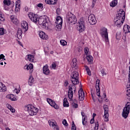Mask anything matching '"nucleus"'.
<instances>
[{
	"label": "nucleus",
	"instance_id": "obj_28",
	"mask_svg": "<svg viewBox=\"0 0 130 130\" xmlns=\"http://www.w3.org/2000/svg\"><path fill=\"white\" fill-rule=\"evenodd\" d=\"M57 0H45L46 4L48 5H55Z\"/></svg>",
	"mask_w": 130,
	"mask_h": 130
},
{
	"label": "nucleus",
	"instance_id": "obj_3",
	"mask_svg": "<svg viewBox=\"0 0 130 130\" xmlns=\"http://www.w3.org/2000/svg\"><path fill=\"white\" fill-rule=\"evenodd\" d=\"M25 110H27L29 115L33 116L36 115L38 113V108L33 106L32 105H28L24 107Z\"/></svg>",
	"mask_w": 130,
	"mask_h": 130
},
{
	"label": "nucleus",
	"instance_id": "obj_55",
	"mask_svg": "<svg viewBox=\"0 0 130 130\" xmlns=\"http://www.w3.org/2000/svg\"><path fill=\"white\" fill-rule=\"evenodd\" d=\"M91 97L92 98V100H93V102H96V99H95V97H94V95H93V94L91 93Z\"/></svg>",
	"mask_w": 130,
	"mask_h": 130
},
{
	"label": "nucleus",
	"instance_id": "obj_19",
	"mask_svg": "<svg viewBox=\"0 0 130 130\" xmlns=\"http://www.w3.org/2000/svg\"><path fill=\"white\" fill-rule=\"evenodd\" d=\"M43 73L46 75L50 73V71L49 70V69H48V66H47V64H46L43 67Z\"/></svg>",
	"mask_w": 130,
	"mask_h": 130
},
{
	"label": "nucleus",
	"instance_id": "obj_33",
	"mask_svg": "<svg viewBox=\"0 0 130 130\" xmlns=\"http://www.w3.org/2000/svg\"><path fill=\"white\" fill-rule=\"evenodd\" d=\"M34 84V78L32 77H30L28 79V85L32 86Z\"/></svg>",
	"mask_w": 130,
	"mask_h": 130
},
{
	"label": "nucleus",
	"instance_id": "obj_39",
	"mask_svg": "<svg viewBox=\"0 0 130 130\" xmlns=\"http://www.w3.org/2000/svg\"><path fill=\"white\" fill-rule=\"evenodd\" d=\"M3 3L6 6H10L11 5V1L9 0H4Z\"/></svg>",
	"mask_w": 130,
	"mask_h": 130
},
{
	"label": "nucleus",
	"instance_id": "obj_5",
	"mask_svg": "<svg viewBox=\"0 0 130 130\" xmlns=\"http://www.w3.org/2000/svg\"><path fill=\"white\" fill-rule=\"evenodd\" d=\"M129 109H130V102H127L125 105V107L123 109L122 112V116L125 119H126L129 114Z\"/></svg>",
	"mask_w": 130,
	"mask_h": 130
},
{
	"label": "nucleus",
	"instance_id": "obj_58",
	"mask_svg": "<svg viewBox=\"0 0 130 130\" xmlns=\"http://www.w3.org/2000/svg\"><path fill=\"white\" fill-rule=\"evenodd\" d=\"M4 120H3V119L0 118V124H2V123H3Z\"/></svg>",
	"mask_w": 130,
	"mask_h": 130
},
{
	"label": "nucleus",
	"instance_id": "obj_8",
	"mask_svg": "<svg viewBox=\"0 0 130 130\" xmlns=\"http://www.w3.org/2000/svg\"><path fill=\"white\" fill-rule=\"evenodd\" d=\"M101 35L102 37L105 38L106 42H109V40L108 39V32H107V28L105 27H102L101 29Z\"/></svg>",
	"mask_w": 130,
	"mask_h": 130
},
{
	"label": "nucleus",
	"instance_id": "obj_11",
	"mask_svg": "<svg viewBox=\"0 0 130 130\" xmlns=\"http://www.w3.org/2000/svg\"><path fill=\"white\" fill-rule=\"evenodd\" d=\"M88 21L90 25H95L97 23V20H96V17L94 14H90L88 16Z\"/></svg>",
	"mask_w": 130,
	"mask_h": 130
},
{
	"label": "nucleus",
	"instance_id": "obj_16",
	"mask_svg": "<svg viewBox=\"0 0 130 130\" xmlns=\"http://www.w3.org/2000/svg\"><path fill=\"white\" fill-rule=\"evenodd\" d=\"M100 80L99 79L96 80V83L95 84V89L96 91V95L98 97H100Z\"/></svg>",
	"mask_w": 130,
	"mask_h": 130
},
{
	"label": "nucleus",
	"instance_id": "obj_59",
	"mask_svg": "<svg viewBox=\"0 0 130 130\" xmlns=\"http://www.w3.org/2000/svg\"><path fill=\"white\" fill-rule=\"evenodd\" d=\"M95 115H96V114H95V113L93 114V118H94V117H95Z\"/></svg>",
	"mask_w": 130,
	"mask_h": 130
},
{
	"label": "nucleus",
	"instance_id": "obj_42",
	"mask_svg": "<svg viewBox=\"0 0 130 130\" xmlns=\"http://www.w3.org/2000/svg\"><path fill=\"white\" fill-rule=\"evenodd\" d=\"M38 8L41 9V10H43V4L42 3H39L37 5Z\"/></svg>",
	"mask_w": 130,
	"mask_h": 130
},
{
	"label": "nucleus",
	"instance_id": "obj_24",
	"mask_svg": "<svg viewBox=\"0 0 130 130\" xmlns=\"http://www.w3.org/2000/svg\"><path fill=\"white\" fill-rule=\"evenodd\" d=\"M10 19H11L12 22L14 24H15V25H17V24H18L19 21L18 20V19L16 17H15V16L11 15L10 16Z\"/></svg>",
	"mask_w": 130,
	"mask_h": 130
},
{
	"label": "nucleus",
	"instance_id": "obj_44",
	"mask_svg": "<svg viewBox=\"0 0 130 130\" xmlns=\"http://www.w3.org/2000/svg\"><path fill=\"white\" fill-rule=\"evenodd\" d=\"M73 67H77V59L74 58L73 59Z\"/></svg>",
	"mask_w": 130,
	"mask_h": 130
},
{
	"label": "nucleus",
	"instance_id": "obj_41",
	"mask_svg": "<svg viewBox=\"0 0 130 130\" xmlns=\"http://www.w3.org/2000/svg\"><path fill=\"white\" fill-rule=\"evenodd\" d=\"M99 128V123L98 121L95 122L94 130H98Z\"/></svg>",
	"mask_w": 130,
	"mask_h": 130
},
{
	"label": "nucleus",
	"instance_id": "obj_14",
	"mask_svg": "<svg viewBox=\"0 0 130 130\" xmlns=\"http://www.w3.org/2000/svg\"><path fill=\"white\" fill-rule=\"evenodd\" d=\"M47 102L49 104L50 106L55 108V109H58L59 108V107L55 103V102L50 99H47Z\"/></svg>",
	"mask_w": 130,
	"mask_h": 130
},
{
	"label": "nucleus",
	"instance_id": "obj_23",
	"mask_svg": "<svg viewBox=\"0 0 130 130\" xmlns=\"http://www.w3.org/2000/svg\"><path fill=\"white\" fill-rule=\"evenodd\" d=\"M23 30L19 28L17 30V36L18 39H22V36H23Z\"/></svg>",
	"mask_w": 130,
	"mask_h": 130
},
{
	"label": "nucleus",
	"instance_id": "obj_13",
	"mask_svg": "<svg viewBox=\"0 0 130 130\" xmlns=\"http://www.w3.org/2000/svg\"><path fill=\"white\" fill-rule=\"evenodd\" d=\"M28 16L32 22H34V23H37V21H38V17L37 15H36L35 14L32 12H29V14H28Z\"/></svg>",
	"mask_w": 130,
	"mask_h": 130
},
{
	"label": "nucleus",
	"instance_id": "obj_40",
	"mask_svg": "<svg viewBox=\"0 0 130 130\" xmlns=\"http://www.w3.org/2000/svg\"><path fill=\"white\" fill-rule=\"evenodd\" d=\"M21 90V88H20V86H19V89H17L15 88L14 90H13V92L14 93H16L17 94H19V93H20V91Z\"/></svg>",
	"mask_w": 130,
	"mask_h": 130
},
{
	"label": "nucleus",
	"instance_id": "obj_37",
	"mask_svg": "<svg viewBox=\"0 0 130 130\" xmlns=\"http://www.w3.org/2000/svg\"><path fill=\"white\" fill-rule=\"evenodd\" d=\"M87 74L88 75V76H91V71L90 70V69H89V67H88V66H85L84 67Z\"/></svg>",
	"mask_w": 130,
	"mask_h": 130
},
{
	"label": "nucleus",
	"instance_id": "obj_10",
	"mask_svg": "<svg viewBox=\"0 0 130 130\" xmlns=\"http://www.w3.org/2000/svg\"><path fill=\"white\" fill-rule=\"evenodd\" d=\"M104 115L103 116L104 117V121H109V119L108 117H109V109L108 108V106L104 105Z\"/></svg>",
	"mask_w": 130,
	"mask_h": 130
},
{
	"label": "nucleus",
	"instance_id": "obj_21",
	"mask_svg": "<svg viewBox=\"0 0 130 130\" xmlns=\"http://www.w3.org/2000/svg\"><path fill=\"white\" fill-rule=\"evenodd\" d=\"M39 37H40V38H41V39L45 40L48 39V36L46 35V34H45V32L42 31H40Z\"/></svg>",
	"mask_w": 130,
	"mask_h": 130
},
{
	"label": "nucleus",
	"instance_id": "obj_63",
	"mask_svg": "<svg viewBox=\"0 0 130 130\" xmlns=\"http://www.w3.org/2000/svg\"><path fill=\"white\" fill-rule=\"evenodd\" d=\"M80 51H82V48H81V49H80V50H79V52H80Z\"/></svg>",
	"mask_w": 130,
	"mask_h": 130
},
{
	"label": "nucleus",
	"instance_id": "obj_49",
	"mask_svg": "<svg viewBox=\"0 0 130 130\" xmlns=\"http://www.w3.org/2000/svg\"><path fill=\"white\" fill-rule=\"evenodd\" d=\"M116 39L117 40H119L120 39V34H117L116 35Z\"/></svg>",
	"mask_w": 130,
	"mask_h": 130
},
{
	"label": "nucleus",
	"instance_id": "obj_25",
	"mask_svg": "<svg viewBox=\"0 0 130 130\" xmlns=\"http://www.w3.org/2000/svg\"><path fill=\"white\" fill-rule=\"evenodd\" d=\"M7 91V87L3 83L0 82V92H6Z\"/></svg>",
	"mask_w": 130,
	"mask_h": 130
},
{
	"label": "nucleus",
	"instance_id": "obj_20",
	"mask_svg": "<svg viewBox=\"0 0 130 130\" xmlns=\"http://www.w3.org/2000/svg\"><path fill=\"white\" fill-rule=\"evenodd\" d=\"M81 113L82 116V124L83 125H86L87 123V116L85 114L84 112H81Z\"/></svg>",
	"mask_w": 130,
	"mask_h": 130
},
{
	"label": "nucleus",
	"instance_id": "obj_27",
	"mask_svg": "<svg viewBox=\"0 0 130 130\" xmlns=\"http://www.w3.org/2000/svg\"><path fill=\"white\" fill-rule=\"evenodd\" d=\"M15 7V11H18V10H20V8L21 7V1L18 0L16 2Z\"/></svg>",
	"mask_w": 130,
	"mask_h": 130
},
{
	"label": "nucleus",
	"instance_id": "obj_6",
	"mask_svg": "<svg viewBox=\"0 0 130 130\" xmlns=\"http://www.w3.org/2000/svg\"><path fill=\"white\" fill-rule=\"evenodd\" d=\"M71 81L74 85L79 84V72L77 71L73 72L71 75Z\"/></svg>",
	"mask_w": 130,
	"mask_h": 130
},
{
	"label": "nucleus",
	"instance_id": "obj_50",
	"mask_svg": "<svg viewBox=\"0 0 130 130\" xmlns=\"http://www.w3.org/2000/svg\"><path fill=\"white\" fill-rule=\"evenodd\" d=\"M72 107H73V108H78V104L76 103H73Z\"/></svg>",
	"mask_w": 130,
	"mask_h": 130
},
{
	"label": "nucleus",
	"instance_id": "obj_54",
	"mask_svg": "<svg viewBox=\"0 0 130 130\" xmlns=\"http://www.w3.org/2000/svg\"><path fill=\"white\" fill-rule=\"evenodd\" d=\"M69 85V82L68 81H65L64 83V87H67Z\"/></svg>",
	"mask_w": 130,
	"mask_h": 130
},
{
	"label": "nucleus",
	"instance_id": "obj_31",
	"mask_svg": "<svg viewBox=\"0 0 130 130\" xmlns=\"http://www.w3.org/2000/svg\"><path fill=\"white\" fill-rule=\"evenodd\" d=\"M6 106L8 108V109H9L10 111L12 112V113H15V112H16V110H15L14 108H13V107L11 106V105L7 104Z\"/></svg>",
	"mask_w": 130,
	"mask_h": 130
},
{
	"label": "nucleus",
	"instance_id": "obj_64",
	"mask_svg": "<svg viewBox=\"0 0 130 130\" xmlns=\"http://www.w3.org/2000/svg\"><path fill=\"white\" fill-rule=\"evenodd\" d=\"M73 91H74V92L75 93V92H76V89H74Z\"/></svg>",
	"mask_w": 130,
	"mask_h": 130
},
{
	"label": "nucleus",
	"instance_id": "obj_7",
	"mask_svg": "<svg viewBox=\"0 0 130 130\" xmlns=\"http://www.w3.org/2000/svg\"><path fill=\"white\" fill-rule=\"evenodd\" d=\"M56 28L57 31H60L62 27V18L60 16H58L56 19Z\"/></svg>",
	"mask_w": 130,
	"mask_h": 130
},
{
	"label": "nucleus",
	"instance_id": "obj_46",
	"mask_svg": "<svg viewBox=\"0 0 130 130\" xmlns=\"http://www.w3.org/2000/svg\"><path fill=\"white\" fill-rule=\"evenodd\" d=\"M62 123L65 126H68V122H67V120L64 119L62 121Z\"/></svg>",
	"mask_w": 130,
	"mask_h": 130
},
{
	"label": "nucleus",
	"instance_id": "obj_48",
	"mask_svg": "<svg viewBox=\"0 0 130 130\" xmlns=\"http://www.w3.org/2000/svg\"><path fill=\"white\" fill-rule=\"evenodd\" d=\"M51 66H52V69H53V70H55V68H56V64L53 62L52 63Z\"/></svg>",
	"mask_w": 130,
	"mask_h": 130
},
{
	"label": "nucleus",
	"instance_id": "obj_18",
	"mask_svg": "<svg viewBox=\"0 0 130 130\" xmlns=\"http://www.w3.org/2000/svg\"><path fill=\"white\" fill-rule=\"evenodd\" d=\"M74 95V92L73 91V88L69 86L68 90V97L70 100H73V96Z\"/></svg>",
	"mask_w": 130,
	"mask_h": 130
},
{
	"label": "nucleus",
	"instance_id": "obj_51",
	"mask_svg": "<svg viewBox=\"0 0 130 130\" xmlns=\"http://www.w3.org/2000/svg\"><path fill=\"white\" fill-rule=\"evenodd\" d=\"M56 13L57 15H59L60 14V9L58 8L56 10Z\"/></svg>",
	"mask_w": 130,
	"mask_h": 130
},
{
	"label": "nucleus",
	"instance_id": "obj_47",
	"mask_svg": "<svg viewBox=\"0 0 130 130\" xmlns=\"http://www.w3.org/2000/svg\"><path fill=\"white\" fill-rule=\"evenodd\" d=\"M89 52V48H84V53L85 54H88V53Z\"/></svg>",
	"mask_w": 130,
	"mask_h": 130
},
{
	"label": "nucleus",
	"instance_id": "obj_1",
	"mask_svg": "<svg viewBox=\"0 0 130 130\" xmlns=\"http://www.w3.org/2000/svg\"><path fill=\"white\" fill-rule=\"evenodd\" d=\"M125 20V12L122 9H120L116 14V17L114 19L115 25L117 27H120Z\"/></svg>",
	"mask_w": 130,
	"mask_h": 130
},
{
	"label": "nucleus",
	"instance_id": "obj_57",
	"mask_svg": "<svg viewBox=\"0 0 130 130\" xmlns=\"http://www.w3.org/2000/svg\"><path fill=\"white\" fill-rule=\"evenodd\" d=\"M94 118H93L92 119H91L90 122L91 123V124H93V123L94 122Z\"/></svg>",
	"mask_w": 130,
	"mask_h": 130
},
{
	"label": "nucleus",
	"instance_id": "obj_35",
	"mask_svg": "<svg viewBox=\"0 0 130 130\" xmlns=\"http://www.w3.org/2000/svg\"><path fill=\"white\" fill-rule=\"evenodd\" d=\"M117 5V0H113L110 4V7L112 8H114L115 6Z\"/></svg>",
	"mask_w": 130,
	"mask_h": 130
},
{
	"label": "nucleus",
	"instance_id": "obj_30",
	"mask_svg": "<svg viewBox=\"0 0 130 130\" xmlns=\"http://www.w3.org/2000/svg\"><path fill=\"white\" fill-rule=\"evenodd\" d=\"M26 60H29V61H30L31 62H32V61L34 60V55L30 54L27 55L26 56Z\"/></svg>",
	"mask_w": 130,
	"mask_h": 130
},
{
	"label": "nucleus",
	"instance_id": "obj_29",
	"mask_svg": "<svg viewBox=\"0 0 130 130\" xmlns=\"http://www.w3.org/2000/svg\"><path fill=\"white\" fill-rule=\"evenodd\" d=\"M34 66L32 64H29L28 65H25L24 67V70H26L27 71H29V70H33Z\"/></svg>",
	"mask_w": 130,
	"mask_h": 130
},
{
	"label": "nucleus",
	"instance_id": "obj_62",
	"mask_svg": "<svg viewBox=\"0 0 130 130\" xmlns=\"http://www.w3.org/2000/svg\"><path fill=\"white\" fill-rule=\"evenodd\" d=\"M123 39H124V40H126L125 36L123 37Z\"/></svg>",
	"mask_w": 130,
	"mask_h": 130
},
{
	"label": "nucleus",
	"instance_id": "obj_45",
	"mask_svg": "<svg viewBox=\"0 0 130 130\" xmlns=\"http://www.w3.org/2000/svg\"><path fill=\"white\" fill-rule=\"evenodd\" d=\"M72 130H77V127H76V125H75V123L73 122V124H72Z\"/></svg>",
	"mask_w": 130,
	"mask_h": 130
},
{
	"label": "nucleus",
	"instance_id": "obj_22",
	"mask_svg": "<svg viewBox=\"0 0 130 130\" xmlns=\"http://www.w3.org/2000/svg\"><path fill=\"white\" fill-rule=\"evenodd\" d=\"M123 30L125 34L126 33H130V26L127 24H125L124 25L123 27Z\"/></svg>",
	"mask_w": 130,
	"mask_h": 130
},
{
	"label": "nucleus",
	"instance_id": "obj_9",
	"mask_svg": "<svg viewBox=\"0 0 130 130\" xmlns=\"http://www.w3.org/2000/svg\"><path fill=\"white\" fill-rule=\"evenodd\" d=\"M78 29L80 32H84L86 29L85 21L83 18H81L78 22Z\"/></svg>",
	"mask_w": 130,
	"mask_h": 130
},
{
	"label": "nucleus",
	"instance_id": "obj_38",
	"mask_svg": "<svg viewBox=\"0 0 130 130\" xmlns=\"http://www.w3.org/2000/svg\"><path fill=\"white\" fill-rule=\"evenodd\" d=\"M60 43L61 45H62V46H66V45H67V44H68V43L67 42V41H66L63 40H61L60 41Z\"/></svg>",
	"mask_w": 130,
	"mask_h": 130
},
{
	"label": "nucleus",
	"instance_id": "obj_60",
	"mask_svg": "<svg viewBox=\"0 0 130 130\" xmlns=\"http://www.w3.org/2000/svg\"><path fill=\"white\" fill-rule=\"evenodd\" d=\"M0 64H1V66H4V62H1L0 63Z\"/></svg>",
	"mask_w": 130,
	"mask_h": 130
},
{
	"label": "nucleus",
	"instance_id": "obj_61",
	"mask_svg": "<svg viewBox=\"0 0 130 130\" xmlns=\"http://www.w3.org/2000/svg\"><path fill=\"white\" fill-rule=\"evenodd\" d=\"M104 98H105V97H106V93H104Z\"/></svg>",
	"mask_w": 130,
	"mask_h": 130
},
{
	"label": "nucleus",
	"instance_id": "obj_26",
	"mask_svg": "<svg viewBox=\"0 0 130 130\" xmlns=\"http://www.w3.org/2000/svg\"><path fill=\"white\" fill-rule=\"evenodd\" d=\"M7 98L8 99H10L11 100V101H17V99L16 97H15V95L12 94H8L7 95Z\"/></svg>",
	"mask_w": 130,
	"mask_h": 130
},
{
	"label": "nucleus",
	"instance_id": "obj_52",
	"mask_svg": "<svg viewBox=\"0 0 130 130\" xmlns=\"http://www.w3.org/2000/svg\"><path fill=\"white\" fill-rule=\"evenodd\" d=\"M0 59H4V60H6V59H5V55H4V54H2L0 55Z\"/></svg>",
	"mask_w": 130,
	"mask_h": 130
},
{
	"label": "nucleus",
	"instance_id": "obj_15",
	"mask_svg": "<svg viewBox=\"0 0 130 130\" xmlns=\"http://www.w3.org/2000/svg\"><path fill=\"white\" fill-rule=\"evenodd\" d=\"M21 30L23 32H24V33L28 31V23L25 21H22L21 22Z\"/></svg>",
	"mask_w": 130,
	"mask_h": 130
},
{
	"label": "nucleus",
	"instance_id": "obj_53",
	"mask_svg": "<svg viewBox=\"0 0 130 130\" xmlns=\"http://www.w3.org/2000/svg\"><path fill=\"white\" fill-rule=\"evenodd\" d=\"M101 74H102V76H105V75H106V72H105L104 70H103L101 71Z\"/></svg>",
	"mask_w": 130,
	"mask_h": 130
},
{
	"label": "nucleus",
	"instance_id": "obj_36",
	"mask_svg": "<svg viewBox=\"0 0 130 130\" xmlns=\"http://www.w3.org/2000/svg\"><path fill=\"white\" fill-rule=\"evenodd\" d=\"M86 59L88 62H92V61H93V57L91 55H87L86 56Z\"/></svg>",
	"mask_w": 130,
	"mask_h": 130
},
{
	"label": "nucleus",
	"instance_id": "obj_34",
	"mask_svg": "<svg viewBox=\"0 0 130 130\" xmlns=\"http://www.w3.org/2000/svg\"><path fill=\"white\" fill-rule=\"evenodd\" d=\"M5 15L3 14V12L2 11H0V21L1 22H4L5 21ZM0 22V24H1Z\"/></svg>",
	"mask_w": 130,
	"mask_h": 130
},
{
	"label": "nucleus",
	"instance_id": "obj_17",
	"mask_svg": "<svg viewBox=\"0 0 130 130\" xmlns=\"http://www.w3.org/2000/svg\"><path fill=\"white\" fill-rule=\"evenodd\" d=\"M79 95V100L80 101H83L84 99H85V93H84V91L83 89H80L78 91Z\"/></svg>",
	"mask_w": 130,
	"mask_h": 130
},
{
	"label": "nucleus",
	"instance_id": "obj_32",
	"mask_svg": "<svg viewBox=\"0 0 130 130\" xmlns=\"http://www.w3.org/2000/svg\"><path fill=\"white\" fill-rule=\"evenodd\" d=\"M63 105L64 107H69V106H70L69 102H68V99L66 98L63 99Z\"/></svg>",
	"mask_w": 130,
	"mask_h": 130
},
{
	"label": "nucleus",
	"instance_id": "obj_56",
	"mask_svg": "<svg viewBox=\"0 0 130 130\" xmlns=\"http://www.w3.org/2000/svg\"><path fill=\"white\" fill-rule=\"evenodd\" d=\"M97 0H93L92 1V7H94L95 6V4H96V2Z\"/></svg>",
	"mask_w": 130,
	"mask_h": 130
},
{
	"label": "nucleus",
	"instance_id": "obj_4",
	"mask_svg": "<svg viewBox=\"0 0 130 130\" xmlns=\"http://www.w3.org/2000/svg\"><path fill=\"white\" fill-rule=\"evenodd\" d=\"M67 22L71 25H75L77 23V17L72 12H68L66 15Z\"/></svg>",
	"mask_w": 130,
	"mask_h": 130
},
{
	"label": "nucleus",
	"instance_id": "obj_2",
	"mask_svg": "<svg viewBox=\"0 0 130 130\" xmlns=\"http://www.w3.org/2000/svg\"><path fill=\"white\" fill-rule=\"evenodd\" d=\"M39 25H42L43 28H48L49 24V18L47 16H41L38 18V21Z\"/></svg>",
	"mask_w": 130,
	"mask_h": 130
},
{
	"label": "nucleus",
	"instance_id": "obj_12",
	"mask_svg": "<svg viewBox=\"0 0 130 130\" xmlns=\"http://www.w3.org/2000/svg\"><path fill=\"white\" fill-rule=\"evenodd\" d=\"M49 124L50 126L53 127L54 130H59L58 125H57V123H56V121H55V120L51 119L49 120Z\"/></svg>",
	"mask_w": 130,
	"mask_h": 130
},
{
	"label": "nucleus",
	"instance_id": "obj_43",
	"mask_svg": "<svg viewBox=\"0 0 130 130\" xmlns=\"http://www.w3.org/2000/svg\"><path fill=\"white\" fill-rule=\"evenodd\" d=\"M5 34V29L4 28H0V35H4Z\"/></svg>",
	"mask_w": 130,
	"mask_h": 130
}]
</instances>
